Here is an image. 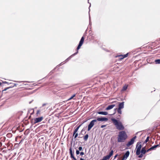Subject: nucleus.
I'll return each mask as SVG.
<instances>
[{"label":"nucleus","mask_w":160,"mask_h":160,"mask_svg":"<svg viewBox=\"0 0 160 160\" xmlns=\"http://www.w3.org/2000/svg\"><path fill=\"white\" fill-rule=\"evenodd\" d=\"M111 120L113 124L115 126L117 129L122 130L124 129V127L121 122L119 120L118 121L117 120L113 118H112Z\"/></svg>","instance_id":"nucleus-1"},{"label":"nucleus","mask_w":160,"mask_h":160,"mask_svg":"<svg viewBox=\"0 0 160 160\" xmlns=\"http://www.w3.org/2000/svg\"><path fill=\"white\" fill-rule=\"evenodd\" d=\"M128 136L124 131H122L119 132L118 138V142H124L127 138Z\"/></svg>","instance_id":"nucleus-2"},{"label":"nucleus","mask_w":160,"mask_h":160,"mask_svg":"<svg viewBox=\"0 0 160 160\" xmlns=\"http://www.w3.org/2000/svg\"><path fill=\"white\" fill-rule=\"evenodd\" d=\"M97 122V120L96 119H94L92 120L88 126V130L89 131L90 130L91 128L93 127L94 125L95 122Z\"/></svg>","instance_id":"nucleus-3"},{"label":"nucleus","mask_w":160,"mask_h":160,"mask_svg":"<svg viewBox=\"0 0 160 160\" xmlns=\"http://www.w3.org/2000/svg\"><path fill=\"white\" fill-rule=\"evenodd\" d=\"M137 136H135L133 138H132L131 140L130 141L128 142L126 146L128 147H129L130 145H132L134 143V142L135 139L136 138Z\"/></svg>","instance_id":"nucleus-4"},{"label":"nucleus","mask_w":160,"mask_h":160,"mask_svg":"<svg viewBox=\"0 0 160 160\" xmlns=\"http://www.w3.org/2000/svg\"><path fill=\"white\" fill-rule=\"evenodd\" d=\"M84 37L83 36L82 37L79 42V44L78 45V46L77 48V51H78V50H79L81 46L82 45V44L83 43V42H84Z\"/></svg>","instance_id":"nucleus-5"},{"label":"nucleus","mask_w":160,"mask_h":160,"mask_svg":"<svg viewBox=\"0 0 160 160\" xmlns=\"http://www.w3.org/2000/svg\"><path fill=\"white\" fill-rule=\"evenodd\" d=\"M97 121H107L108 120V118L105 117H101V118H97Z\"/></svg>","instance_id":"nucleus-6"},{"label":"nucleus","mask_w":160,"mask_h":160,"mask_svg":"<svg viewBox=\"0 0 160 160\" xmlns=\"http://www.w3.org/2000/svg\"><path fill=\"white\" fill-rule=\"evenodd\" d=\"M129 152L128 151H127L124 154L123 158L121 159L122 160H126L129 156Z\"/></svg>","instance_id":"nucleus-7"},{"label":"nucleus","mask_w":160,"mask_h":160,"mask_svg":"<svg viewBox=\"0 0 160 160\" xmlns=\"http://www.w3.org/2000/svg\"><path fill=\"white\" fill-rule=\"evenodd\" d=\"M43 118L42 117L36 118L34 119V123H36L41 122L43 119Z\"/></svg>","instance_id":"nucleus-8"},{"label":"nucleus","mask_w":160,"mask_h":160,"mask_svg":"<svg viewBox=\"0 0 160 160\" xmlns=\"http://www.w3.org/2000/svg\"><path fill=\"white\" fill-rule=\"evenodd\" d=\"M69 150L70 151V154L71 156V158H72L74 160H77V159L75 158L73 155V153L72 151V149L71 147H70L69 149Z\"/></svg>","instance_id":"nucleus-9"},{"label":"nucleus","mask_w":160,"mask_h":160,"mask_svg":"<svg viewBox=\"0 0 160 160\" xmlns=\"http://www.w3.org/2000/svg\"><path fill=\"white\" fill-rule=\"evenodd\" d=\"M10 84H12V86H10L9 87H7V88H5L2 91V92H3L4 91H6V90H7V89H9V88H12V87H14V86H17V84H16V83H10Z\"/></svg>","instance_id":"nucleus-10"},{"label":"nucleus","mask_w":160,"mask_h":160,"mask_svg":"<svg viewBox=\"0 0 160 160\" xmlns=\"http://www.w3.org/2000/svg\"><path fill=\"white\" fill-rule=\"evenodd\" d=\"M140 143L141 142H137L136 147V148L137 150H141L142 148V145L141 144H140Z\"/></svg>","instance_id":"nucleus-11"},{"label":"nucleus","mask_w":160,"mask_h":160,"mask_svg":"<svg viewBox=\"0 0 160 160\" xmlns=\"http://www.w3.org/2000/svg\"><path fill=\"white\" fill-rule=\"evenodd\" d=\"M115 106V104H112L108 106L106 108V110H108L112 109Z\"/></svg>","instance_id":"nucleus-12"},{"label":"nucleus","mask_w":160,"mask_h":160,"mask_svg":"<svg viewBox=\"0 0 160 160\" xmlns=\"http://www.w3.org/2000/svg\"><path fill=\"white\" fill-rule=\"evenodd\" d=\"M124 102H122L120 103L118 105V108L120 109H122L124 108Z\"/></svg>","instance_id":"nucleus-13"},{"label":"nucleus","mask_w":160,"mask_h":160,"mask_svg":"<svg viewBox=\"0 0 160 160\" xmlns=\"http://www.w3.org/2000/svg\"><path fill=\"white\" fill-rule=\"evenodd\" d=\"M98 113L99 114L103 115H107L108 114V113L107 112H99Z\"/></svg>","instance_id":"nucleus-14"},{"label":"nucleus","mask_w":160,"mask_h":160,"mask_svg":"<svg viewBox=\"0 0 160 160\" xmlns=\"http://www.w3.org/2000/svg\"><path fill=\"white\" fill-rule=\"evenodd\" d=\"M78 52V51H77L75 53H74L72 54V55H71V56H70L68 58H67L66 61H68L69 60H70L71 58H72V56H74V55H76Z\"/></svg>","instance_id":"nucleus-15"},{"label":"nucleus","mask_w":160,"mask_h":160,"mask_svg":"<svg viewBox=\"0 0 160 160\" xmlns=\"http://www.w3.org/2000/svg\"><path fill=\"white\" fill-rule=\"evenodd\" d=\"M146 152V150L145 149V147H143L141 150V153L144 154Z\"/></svg>","instance_id":"nucleus-16"},{"label":"nucleus","mask_w":160,"mask_h":160,"mask_svg":"<svg viewBox=\"0 0 160 160\" xmlns=\"http://www.w3.org/2000/svg\"><path fill=\"white\" fill-rule=\"evenodd\" d=\"M110 158V157L108 155H107L104 157L102 159V160H107V159H109Z\"/></svg>","instance_id":"nucleus-17"},{"label":"nucleus","mask_w":160,"mask_h":160,"mask_svg":"<svg viewBox=\"0 0 160 160\" xmlns=\"http://www.w3.org/2000/svg\"><path fill=\"white\" fill-rule=\"evenodd\" d=\"M84 122H83V123H82L80 125H79L78 127H77L74 130V131L76 132H77L78 131V129H79V128H80V127L81 126V125H82V124L84 123Z\"/></svg>","instance_id":"nucleus-18"},{"label":"nucleus","mask_w":160,"mask_h":160,"mask_svg":"<svg viewBox=\"0 0 160 160\" xmlns=\"http://www.w3.org/2000/svg\"><path fill=\"white\" fill-rule=\"evenodd\" d=\"M89 136L88 134H86L84 137V139L85 141H87L88 139Z\"/></svg>","instance_id":"nucleus-19"},{"label":"nucleus","mask_w":160,"mask_h":160,"mask_svg":"<svg viewBox=\"0 0 160 160\" xmlns=\"http://www.w3.org/2000/svg\"><path fill=\"white\" fill-rule=\"evenodd\" d=\"M140 152H141V150H136V154L137 155H140Z\"/></svg>","instance_id":"nucleus-20"},{"label":"nucleus","mask_w":160,"mask_h":160,"mask_svg":"<svg viewBox=\"0 0 160 160\" xmlns=\"http://www.w3.org/2000/svg\"><path fill=\"white\" fill-rule=\"evenodd\" d=\"M87 128V127H84L81 130V132H83L84 131V134H85L86 132L85 131V130H86V128Z\"/></svg>","instance_id":"nucleus-21"},{"label":"nucleus","mask_w":160,"mask_h":160,"mask_svg":"<svg viewBox=\"0 0 160 160\" xmlns=\"http://www.w3.org/2000/svg\"><path fill=\"white\" fill-rule=\"evenodd\" d=\"M3 83L9 84L8 82L6 81L2 82H0V86H2Z\"/></svg>","instance_id":"nucleus-22"},{"label":"nucleus","mask_w":160,"mask_h":160,"mask_svg":"<svg viewBox=\"0 0 160 160\" xmlns=\"http://www.w3.org/2000/svg\"><path fill=\"white\" fill-rule=\"evenodd\" d=\"M113 151L112 150L110 152H109V154L108 155L110 157H111V156H112V155H113Z\"/></svg>","instance_id":"nucleus-23"},{"label":"nucleus","mask_w":160,"mask_h":160,"mask_svg":"<svg viewBox=\"0 0 160 160\" xmlns=\"http://www.w3.org/2000/svg\"><path fill=\"white\" fill-rule=\"evenodd\" d=\"M113 151L112 150L110 152H109V154L108 155L110 157H111V156H112V155H113Z\"/></svg>","instance_id":"nucleus-24"},{"label":"nucleus","mask_w":160,"mask_h":160,"mask_svg":"<svg viewBox=\"0 0 160 160\" xmlns=\"http://www.w3.org/2000/svg\"><path fill=\"white\" fill-rule=\"evenodd\" d=\"M155 62L156 64H160V59L156 60Z\"/></svg>","instance_id":"nucleus-25"},{"label":"nucleus","mask_w":160,"mask_h":160,"mask_svg":"<svg viewBox=\"0 0 160 160\" xmlns=\"http://www.w3.org/2000/svg\"><path fill=\"white\" fill-rule=\"evenodd\" d=\"M76 96L75 94H74L71 97H70L68 99V101L72 99L74 97H75Z\"/></svg>","instance_id":"nucleus-26"},{"label":"nucleus","mask_w":160,"mask_h":160,"mask_svg":"<svg viewBox=\"0 0 160 160\" xmlns=\"http://www.w3.org/2000/svg\"><path fill=\"white\" fill-rule=\"evenodd\" d=\"M149 136H148L146 139V140H145V141H144V143H146L147 142H148L149 140Z\"/></svg>","instance_id":"nucleus-27"},{"label":"nucleus","mask_w":160,"mask_h":160,"mask_svg":"<svg viewBox=\"0 0 160 160\" xmlns=\"http://www.w3.org/2000/svg\"><path fill=\"white\" fill-rule=\"evenodd\" d=\"M128 88V86H124L123 87L122 90L123 91H125Z\"/></svg>","instance_id":"nucleus-28"},{"label":"nucleus","mask_w":160,"mask_h":160,"mask_svg":"<svg viewBox=\"0 0 160 160\" xmlns=\"http://www.w3.org/2000/svg\"><path fill=\"white\" fill-rule=\"evenodd\" d=\"M121 109L119 108H118L117 109L118 112L120 114H122V111L121 110Z\"/></svg>","instance_id":"nucleus-29"},{"label":"nucleus","mask_w":160,"mask_h":160,"mask_svg":"<svg viewBox=\"0 0 160 160\" xmlns=\"http://www.w3.org/2000/svg\"><path fill=\"white\" fill-rule=\"evenodd\" d=\"M128 53H127L126 54L124 55H123L122 56H123V58H121V59H122V58H126V57H127L128 55Z\"/></svg>","instance_id":"nucleus-30"},{"label":"nucleus","mask_w":160,"mask_h":160,"mask_svg":"<svg viewBox=\"0 0 160 160\" xmlns=\"http://www.w3.org/2000/svg\"><path fill=\"white\" fill-rule=\"evenodd\" d=\"M150 148L152 150L155 149L156 147L155 146V145H154V146Z\"/></svg>","instance_id":"nucleus-31"},{"label":"nucleus","mask_w":160,"mask_h":160,"mask_svg":"<svg viewBox=\"0 0 160 160\" xmlns=\"http://www.w3.org/2000/svg\"><path fill=\"white\" fill-rule=\"evenodd\" d=\"M117 109H117V108L114 109V112L113 114H111V115H114L116 112L117 110Z\"/></svg>","instance_id":"nucleus-32"},{"label":"nucleus","mask_w":160,"mask_h":160,"mask_svg":"<svg viewBox=\"0 0 160 160\" xmlns=\"http://www.w3.org/2000/svg\"><path fill=\"white\" fill-rule=\"evenodd\" d=\"M78 133H76L74 135V138L75 139L78 136Z\"/></svg>","instance_id":"nucleus-33"},{"label":"nucleus","mask_w":160,"mask_h":160,"mask_svg":"<svg viewBox=\"0 0 160 160\" xmlns=\"http://www.w3.org/2000/svg\"><path fill=\"white\" fill-rule=\"evenodd\" d=\"M80 152H79V151L78 150H77L76 151V154L77 155H78Z\"/></svg>","instance_id":"nucleus-34"},{"label":"nucleus","mask_w":160,"mask_h":160,"mask_svg":"<svg viewBox=\"0 0 160 160\" xmlns=\"http://www.w3.org/2000/svg\"><path fill=\"white\" fill-rule=\"evenodd\" d=\"M143 154L141 153V154L138 156V157L139 158H142L143 157Z\"/></svg>","instance_id":"nucleus-35"},{"label":"nucleus","mask_w":160,"mask_h":160,"mask_svg":"<svg viewBox=\"0 0 160 160\" xmlns=\"http://www.w3.org/2000/svg\"><path fill=\"white\" fill-rule=\"evenodd\" d=\"M82 147H79L78 148L79 151H81L82 150Z\"/></svg>","instance_id":"nucleus-36"},{"label":"nucleus","mask_w":160,"mask_h":160,"mask_svg":"<svg viewBox=\"0 0 160 160\" xmlns=\"http://www.w3.org/2000/svg\"><path fill=\"white\" fill-rule=\"evenodd\" d=\"M151 150H152L151 149V148H150L149 149H148V150H146V152H148L149 151H151Z\"/></svg>","instance_id":"nucleus-37"},{"label":"nucleus","mask_w":160,"mask_h":160,"mask_svg":"<svg viewBox=\"0 0 160 160\" xmlns=\"http://www.w3.org/2000/svg\"><path fill=\"white\" fill-rule=\"evenodd\" d=\"M40 110H38L37 111V115L39 113H40Z\"/></svg>","instance_id":"nucleus-38"},{"label":"nucleus","mask_w":160,"mask_h":160,"mask_svg":"<svg viewBox=\"0 0 160 160\" xmlns=\"http://www.w3.org/2000/svg\"><path fill=\"white\" fill-rule=\"evenodd\" d=\"M106 125H102L101 126V128H104L105 127H106Z\"/></svg>","instance_id":"nucleus-39"},{"label":"nucleus","mask_w":160,"mask_h":160,"mask_svg":"<svg viewBox=\"0 0 160 160\" xmlns=\"http://www.w3.org/2000/svg\"><path fill=\"white\" fill-rule=\"evenodd\" d=\"M80 153L81 155H83L84 154V153L83 152H81Z\"/></svg>","instance_id":"nucleus-40"},{"label":"nucleus","mask_w":160,"mask_h":160,"mask_svg":"<svg viewBox=\"0 0 160 160\" xmlns=\"http://www.w3.org/2000/svg\"><path fill=\"white\" fill-rule=\"evenodd\" d=\"M155 146H156V147L157 148V147H160V145H159V144H157V145H155Z\"/></svg>","instance_id":"nucleus-41"},{"label":"nucleus","mask_w":160,"mask_h":160,"mask_svg":"<svg viewBox=\"0 0 160 160\" xmlns=\"http://www.w3.org/2000/svg\"><path fill=\"white\" fill-rule=\"evenodd\" d=\"M76 133L77 132L74 131L73 133V136H74Z\"/></svg>","instance_id":"nucleus-42"},{"label":"nucleus","mask_w":160,"mask_h":160,"mask_svg":"<svg viewBox=\"0 0 160 160\" xmlns=\"http://www.w3.org/2000/svg\"><path fill=\"white\" fill-rule=\"evenodd\" d=\"M118 155V154H116V155L114 157V159L116 158V157H117Z\"/></svg>","instance_id":"nucleus-43"},{"label":"nucleus","mask_w":160,"mask_h":160,"mask_svg":"<svg viewBox=\"0 0 160 160\" xmlns=\"http://www.w3.org/2000/svg\"><path fill=\"white\" fill-rule=\"evenodd\" d=\"M46 105V103H44L42 104V106H45V105Z\"/></svg>","instance_id":"nucleus-44"},{"label":"nucleus","mask_w":160,"mask_h":160,"mask_svg":"<svg viewBox=\"0 0 160 160\" xmlns=\"http://www.w3.org/2000/svg\"><path fill=\"white\" fill-rule=\"evenodd\" d=\"M2 143L1 142H0V147H1L2 146Z\"/></svg>","instance_id":"nucleus-45"},{"label":"nucleus","mask_w":160,"mask_h":160,"mask_svg":"<svg viewBox=\"0 0 160 160\" xmlns=\"http://www.w3.org/2000/svg\"><path fill=\"white\" fill-rule=\"evenodd\" d=\"M80 160H85L82 158H80Z\"/></svg>","instance_id":"nucleus-46"},{"label":"nucleus","mask_w":160,"mask_h":160,"mask_svg":"<svg viewBox=\"0 0 160 160\" xmlns=\"http://www.w3.org/2000/svg\"><path fill=\"white\" fill-rule=\"evenodd\" d=\"M32 101H33V100H32V101H31L30 102H29V104H31V103H32Z\"/></svg>","instance_id":"nucleus-47"},{"label":"nucleus","mask_w":160,"mask_h":160,"mask_svg":"<svg viewBox=\"0 0 160 160\" xmlns=\"http://www.w3.org/2000/svg\"><path fill=\"white\" fill-rule=\"evenodd\" d=\"M89 22H90V16L89 17Z\"/></svg>","instance_id":"nucleus-48"},{"label":"nucleus","mask_w":160,"mask_h":160,"mask_svg":"<svg viewBox=\"0 0 160 160\" xmlns=\"http://www.w3.org/2000/svg\"><path fill=\"white\" fill-rule=\"evenodd\" d=\"M91 5V4L90 3V6H89V9H89V8H90V7Z\"/></svg>","instance_id":"nucleus-49"},{"label":"nucleus","mask_w":160,"mask_h":160,"mask_svg":"<svg viewBox=\"0 0 160 160\" xmlns=\"http://www.w3.org/2000/svg\"><path fill=\"white\" fill-rule=\"evenodd\" d=\"M15 82H19V81H14Z\"/></svg>","instance_id":"nucleus-50"},{"label":"nucleus","mask_w":160,"mask_h":160,"mask_svg":"<svg viewBox=\"0 0 160 160\" xmlns=\"http://www.w3.org/2000/svg\"><path fill=\"white\" fill-rule=\"evenodd\" d=\"M117 160H122V159H120L119 158H118Z\"/></svg>","instance_id":"nucleus-51"},{"label":"nucleus","mask_w":160,"mask_h":160,"mask_svg":"<svg viewBox=\"0 0 160 160\" xmlns=\"http://www.w3.org/2000/svg\"><path fill=\"white\" fill-rule=\"evenodd\" d=\"M21 142H22V141H21L20 142V143H21Z\"/></svg>","instance_id":"nucleus-52"},{"label":"nucleus","mask_w":160,"mask_h":160,"mask_svg":"<svg viewBox=\"0 0 160 160\" xmlns=\"http://www.w3.org/2000/svg\"><path fill=\"white\" fill-rule=\"evenodd\" d=\"M21 142H22V141H21L20 142V143H21Z\"/></svg>","instance_id":"nucleus-53"},{"label":"nucleus","mask_w":160,"mask_h":160,"mask_svg":"<svg viewBox=\"0 0 160 160\" xmlns=\"http://www.w3.org/2000/svg\"><path fill=\"white\" fill-rule=\"evenodd\" d=\"M21 142H22V141H21L20 142V143H21Z\"/></svg>","instance_id":"nucleus-54"},{"label":"nucleus","mask_w":160,"mask_h":160,"mask_svg":"<svg viewBox=\"0 0 160 160\" xmlns=\"http://www.w3.org/2000/svg\"><path fill=\"white\" fill-rule=\"evenodd\" d=\"M21 142H22V141H21L20 142V143H21Z\"/></svg>","instance_id":"nucleus-55"},{"label":"nucleus","mask_w":160,"mask_h":160,"mask_svg":"<svg viewBox=\"0 0 160 160\" xmlns=\"http://www.w3.org/2000/svg\"><path fill=\"white\" fill-rule=\"evenodd\" d=\"M88 2L89 3V2Z\"/></svg>","instance_id":"nucleus-56"}]
</instances>
